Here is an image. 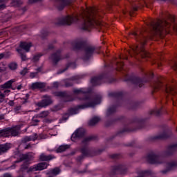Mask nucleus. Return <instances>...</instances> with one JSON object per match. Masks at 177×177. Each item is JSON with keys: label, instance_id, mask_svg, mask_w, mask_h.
I'll return each instance as SVG.
<instances>
[{"label": "nucleus", "instance_id": "nucleus-1", "mask_svg": "<svg viewBox=\"0 0 177 177\" xmlns=\"http://www.w3.org/2000/svg\"><path fill=\"white\" fill-rule=\"evenodd\" d=\"M80 19L84 20L82 30L86 31H91V28L99 25V21L96 20V10L93 7L86 8V10L80 15L68 16L64 18L60 24L71 26L74 21H78Z\"/></svg>", "mask_w": 177, "mask_h": 177}, {"label": "nucleus", "instance_id": "nucleus-2", "mask_svg": "<svg viewBox=\"0 0 177 177\" xmlns=\"http://www.w3.org/2000/svg\"><path fill=\"white\" fill-rule=\"evenodd\" d=\"M171 24L165 19L153 21L149 24V39H154V37H161L162 34H168V28Z\"/></svg>", "mask_w": 177, "mask_h": 177}, {"label": "nucleus", "instance_id": "nucleus-3", "mask_svg": "<svg viewBox=\"0 0 177 177\" xmlns=\"http://www.w3.org/2000/svg\"><path fill=\"white\" fill-rule=\"evenodd\" d=\"M140 42H141V47L139 48V46H133L131 48V50H129V55L130 56H136V55H140L141 57L145 59V57H150V53H149L146 50H145V45H146V42H147V39L142 35H140ZM133 53V55L132 54Z\"/></svg>", "mask_w": 177, "mask_h": 177}, {"label": "nucleus", "instance_id": "nucleus-4", "mask_svg": "<svg viewBox=\"0 0 177 177\" xmlns=\"http://www.w3.org/2000/svg\"><path fill=\"white\" fill-rule=\"evenodd\" d=\"M48 135L46 133H41L38 136L37 133H34L33 135L30 136L25 137L23 140L24 143H27V142H31L32 140L33 142H35V140H39L41 139H48Z\"/></svg>", "mask_w": 177, "mask_h": 177}, {"label": "nucleus", "instance_id": "nucleus-5", "mask_svg": "<svg viewBox=\"0 0 177 177\" xmlns=\"http://www.w3.org/2000/svg\"><path fill=\"white\" fill-rule=\"evenodd\" d=\"M48 163L46 162H40L34 166H31L27 171V172H33L34 171H44L48 168Z\"/></svg>", "mask_w": 177, "mask_h": 177}, {"label": "nucleus", "instance_id": "nucleus-6", "mask_svg": "<svg viewBox=\"0 0 177 177\" xmlns=\"http://www.w3.org/2000/svg\"><path fill=\"white\" fill-rule=\"evenodd\" d=\"M49 104H52V99L48 95H44L41 102L37 103L39 107H46Z\"/></svg>", "mask_w": 177, "mask_h": 177}, {"label": "nucleus", "instance_id": "nucleus-7", "mask_svg": "<svg viewBox=\"0 0 177 177\" xmlns=\"http://www.w3.org/2000/svg\"><path fill=\"white\" fill-rule=\"evenodd\" d=\"M174 82L167 84L166 89H165L167 93H169L170 95H176L177 93L176 86H175V84Z\"/></svg>", "mask_w": 177, "mask_h": 177}, {"label": "nucleus", "instance_id": "nucleus-8", "mask_svg": "<svg viewBox=\"0 0 177 177\" xmlns=\"http://www.w3.org/2000/svg\"><path fill=\"white\" fill-rule=\"evenodd\" d=\"M136 3L138 5V7L133 8V10L134 12H136L138 9H141V8H143L146 6L147 8H149V1L148 0H136Z\"/></svg>", "mask_w": 177, "mask_h": 177}, {"label": "nucleus", "instance_id": "nucleus-9", "mask_svg": "<svg viewBox=\"0 0 177 177\" xmlns=\"http://www.w3.org/2000/svg\"><path fill=\"white\" fill-rule=\"evenodd\" d=\"M10 147H12V145L10 143L0 145V156L1 154L7 153L10 149Z\"/></svg>", "mask_w": 177, "mask_h": 177}, {"label": "nucleus", "instance_id": "nucleus-10", "mask_svg": "<svg viewBox=\"0 0 177 177\" xmlns=\"http://www.w3.org/2000/svg\"><path fill=\"white\" fill-rule=\"evenodd\" d=\"M9 128L10 136H17V135L20 133V126H15L14 127Z\"/></svg>", "mask_w": 177, "mask_h": 177}, {"label": "nucleus", "instance_id": "nucleus-11", "mask_svg": "<svg viewBox=\"0 0 177 177\" xmlns=\"http://www.w3.org/2000/svg\"><path fill=\"white\" fill-rule=\"evenodd\" d=\"M147 160L150 164H156L157 160H158V156H156L153 153H151L148 155Z\"/></svg>", "mask_w": 177, "mask_h": 177}, {"label": "nucleus", "instance_id": "nucleus-12", "mask_svg": "<svg viewBox=\"0 0 177 177\" xmlns=\"http://www.w3.org/2000/svg\"><path fill=\"white\" fill-rule=\"evenodd\" d=\"M19 46L21 49H24V50H26V52H30V48L32 46V44L30 42L29 43L21 42Z\"/></svg>", "mask_w": 177, "mask_h": 177}, {"label": "nucleus", "instance_id": "nucleus-13", "mask_svg": "<svg viewBox=\"0 0 177 177\" xmlns=\"http://www.w3.org/2000/svg\"><path fill=\"white\" fill-rule=\"evenodd\" d=\"M32 160V158L28 154H24L21 156L20 160L17 161V162H20V161H26V164H31L30 161Z\"/></svg>", "mask_w": 177, "mask_h": 177}, {"label": "nucleus", "instance_id": "nucleus-14", "mask_svg": "<svg viewBox=\"0 0 177 177\" xmlns=\"http://www.w3.org/2000/svg\"><path fill=\"white\" fill-rule=\"evenodd\" d=\"M55 95L59 97H67L66 102H73L74 100V99L71 98V96L67 95L66 92H57Z\"/></svg>", "mask_w": 177, "mask_h": 177}, {"label": "nucleus", "instance_id": "nucleus-15", "mask_svg": "<svg viewBox=\"0 0 177 177\" xmlns=\"http://www.w3.org/2000/svg\"><path fill=\"white\" fill-rule=\"evenodd\" d=\"M53 158H55V156L45 153H41L39 156L40 161H50V160H53Z\"/></svg>", "mask_w": 177, "mask_h": 177}, {"label": "nucleus", "instance_id": "nucleus-16", "mask_svg": "<svg viewBox=\"0 0 177 177\" xmlns=\"http://www.w3.org/2000/svg\"><path fill=\"white\" fill-rule=\"evenodd\" d=\"M93 52H95V47L92 46L85 47V53L87 57H89V56H92V55H93Z\"/></svg>", "mask_w": 177, "mask_h": 177}, {"label": "nucleus", "instance_id": "nucleus-17", "mask_svg": "<svg viewBox=\"0 0 177 177\" xmlns=\"http://www.w3.org/2000/svg\"><path fill=\"white\" fill-rule=\"evenodd\" d=\"M152 88L153 89V92H157L162 88V82L161 81H158L153 83Z\"/></svg>", "mask_w": 177, "mask_h": 177}, {"label": "nucleus", "instance_id": "nucleus-18", "mask_svg": "<svg viewBox=\"0 0 177 177\" xmlns=\"http://www.w3.org/2000/svg\"><path fill=\"white\" fill-rule=\"evenodd\" d=\"M33 89H42L45 88V84L41 82H35L32 84Z\"/></svg>", "mask_w": 177, "mask_h": 177}, {"label": "nucleus", "instance_id": "nucleus-19", "mask_svg": "<svg viewBox=\"0 0 177 177\" xmlns=\"http://www.w3.org/2000/svg\"><path fill=\"white\" fill-rule=\"evenodd\" d=\"M13 82H16V80L12 79L11 80L8 81L7 82H6L4 84L1 86V88H3L4 89H8L9 88H11L12 84H13Z\"/></svg>", "mask_w": 177, "mask_h": 177}, {"label": "nucleus", "instance_id": "nucleus-20", "mask_svg": "<svg viewBox=\"0 0 177 177\" xmlns=\"http://www.w3.org/2000/svg\"><path fill=\"white\" fill-rule=\"evenodd\" d=\"M1 136L2 138H9V136H11L9 127L1 130Z\"/></svg>", "mask_w": 177, "mask_h": 177}, {"label": "nucleus", "instance_id": "nucleus-21", "mask_svg": "<svg viewBox=\"0 0 177 177\" xmlns=\"http://www.w3.org/2000/svg\"><path fill=\"white\" fill-rule=\"evenodd\" d=\"M79 138H82V130L81 129L77 130L72 135V139H77Z\"/></svg>", "mask_w": 177, "mask_h": 177}, {"label": "nucleus", "instance_id": "nucleus-22", "mask_svg": "<svg viewBox=\"0 0 177 177\" xmlns=\"http://www.w3.org/2000/svg\"><path fill=\"white\" fill-rule=\"evenodd\" d=\"M51 59L54 62V63H57V62H59V60L62 59V57H60V52L58 51L55 54H53L51 56Z\"/></svg>", "mask_w": 177, "mask_h": 177}, {"label": "nucleus", "instance_id": "nucleus-23", "mask_svg": "<svg viewBox=\"0 0 177 177\" xmlns=\"http://www.w3.org/2000/svg\"><path fill=\"white\" fill-rule=\"evenodd\" d=\"M68 149H70V145H61L57 149L56 151L57 153H63Z\"/></svg>", "mask_w": 177, "mask_h": 177}, {"label": "nucleus", "instance_id": "nucleus-24", "mask_svg": "<svg viewBox=\"0 0 177 177\" xmlns=\"http://www.w3.org/2000/svg\"><path fill=\"white\" fill-rule=\"evenodd\" d=\"M91 82L93 85H100V82H102V79L99 77H93L91 80Z\"/></svg>", "mask_w": 177, "mask_h": 177}, {"label": "nucleus", "instance_id": "nucleus-25", "mask_svg": "<svg viewBox=\"0 0 177 177\" xmlns=\"http://www.w3.org/2000/svg\"><path fill=\"white\" fill-rule=\"evenodd\" d=\"M99 121H100V118L99 117H94L90 121H89V125L91 126H93L95 125V124H97V122H99Z\"/></svg>", "mask_w": 177, "mask_h": 177}, {"label": "nucleus", "instance_id": "nucleus-26", "mask_svg": "<svg viewBox=\"0 0 177 177\" xmlns=\"http://www.w3.org/2000/svg\"><path fill=\"white\" fill-rule=\"evenodd\" d=\"M73 92L77 96H84V95H85V91H84L83 88L75 89Z\"/></svg>", "mask_w": 177, "mask_h": 177}, {"label": "nucleus", "instance_id": "nucleus-27", "mask_svg": "<svg viewBox=\"0 0 177 177\" xmlns=\"http://www.w3.org/2000/svg\"><path fill=\"white\" fill-rule=\"evenodd\" d=\"M81 48H85V42L78 41L75 44V48L76 49H81Z\"/></svg>", "mask_w": 177, "mask_h": 177}, {"label": "nucleus", "instance_id": "nucleus-28", "mask_svg": "<svg viewBox=\"0 0 177 177\" xmlns=\"http://www.w3.org/2000/svg\"><path fill=\"white\" fill-rule=\"evenodd\" d=\"M95 103L94 102H90L88 103V104L86 105H80V106H78V109H85L86 107H94L95 106Z\"/></svg>", "mask_w": 177, "mask_h": 177}, {"label": "nucleus", "instance_id": "nucleus-29", "mask_svg": "<svg viewBox=\"0 0 177 177\" xmlns=\"http://www.w3.org/2000/svg\"><path fill=\"white\" fill-rule=\"evenodd\" d=\"M41 118H39V116H35L32 118V125H38V123L39 122V119Z\"/></svg>", "mask_w": 177, "mask_h": 177}, {"label": "nucleus", "instance_id": "nucleus-30", "mask_svg": "<svg viewBox=\"0 0 177 177\" xmlns=\"http://www.w3.org/2000/svg\"><path fill=\"white\" fill-rule=\"evenodd\" d=\"M49 115V112L48 111H43L39 115V118H45Z\"/></svg>", "mask_w": 177, "mask_h": 177}, {"label": "nucleus", "instance_id": "nucleus-31", "mask_svg": "<svg viewBox=\"0 0 177 177\" xmlns=\"http://www.w3.org/2000/svg\"><path fill=\"white\" fill-rule=\"evenodd\" d=\"M10 70H16L17 68V64L12 62L8 65Z\"/></svg>", "mask_w": 177, "mask_h": 177}, {"label": "nucleus", "instance_id": "nucleus-32", "mask_svg": "<svg viewBox=\"0 0 177 177\" xmlns=\"http://www.w3.org/2000/svg\"><path fill=\"white\" fill-rule=\"evenodd\" d=\"M117 66H118V71H121L124 67V62H120L117 63Z\"/></svg>", "mask_w": 177, "mask_h": 177}, {"label": "nucleus", "instance_id": "nucleus-33", "mask_svg": "<svg viewBox=\"0 0 177 177\" xmlns=\"http://www.w3.org/2000/svg\"><path fill=\"white\" fill-rule=\"evenodd\" d=\"M135 81H136V84H138V86L140 88H142V83L143 82V81H142V80H140L139 78H136Z\"/></svg>", "mask_w": 177, "mask_h": 177}, {"label": "nucleus", "instance_id": "nucleus-34", "mask_svg": "<svg viewBox=\"0 0 177 177\" xmlns=\"http://www.w3.org/2000/svg\"><path fill=\"white\" fill-rule=\"evenodd\" d=\"M168 21H171V23H174L175 22V15H169Z\"/></svg>", "mask_w": 177, "mask_h": 177}, {"label": "nucleus", "instance_id": "nucleus-35", "mask_svg": "<svg viewBox=\"0 0 177 177\" xmlns=\"http://www.w3.org/2000/svg\"><path fill=\"white\" fill-rule=\"evenodd\" d=\"M51 174H53V175H58V174H60V169L55 168L53 169Z\"/></svg>", "mask_w": 177, "mask_h": 177}, {"label": "nucleus", "instance_id": "nucleus-36", "mask_svg": "<svg viewBox=\"0 0 177 177\" xmlns=\"http://www.w3.org/2000/svg\"><path fill=\"white\" fill-rule=\"evenodd\" d=\"M27 73H28V69L27 68H25L20 72V74L21 75H26Z\"/></svg>", "mask_w": 177, "mask_h": 177}, {"label": "nucleus", "instance_id": "nucleus-37", "mask_svg": "<svg viewBox=\"0 0 177 177\" xmlns=\"http://www.w3.org/2000/svg\"><path fill=\"white\" fill-rule=\"evenodd\" d=\"M153 75H154V74L153 73L152 71L147 72V73H145V77H147V78H150V77H153Z\"/></svg>", "mask_w": 177, "mask_h": 177}, {"label": "nucleus", "instance_id": "nucleus-38", "mask_svg": "<svg viewBox=\"0 0 177 177\" xmlns=\"http://www.w3.org/2000/svg\"><path fill=\"white\" fill-rule=\"evenodd\" d=\"M5 100V94L0 91V103H2Z\"/></svg>", "mask_w": 177, "mask_h": 177}, {"label": "nucleus", "instance_id": "nucleus-39", "mask_svg": "<svg viewBox=\"0 0 177 177\" xmlns=\"http://www.w3.org/2000/svg\"><path fill=\"white\" fill-rule=\"evenodd\" d=\"M81 152H82V154H83V156H88V149H86V148L82 149L81 150Z\"/></svg>", "mask_w": 177, "mask_h": 177}, {"label": "nucleus", "instance_id": "nucleus-40", "mask_svg": "<svg viewBox=\"0 0 177 177\" xmlns=\"http://www.w3.org/2000/svg\"><path fill=\"white\" fill-rule=\"evenodd\" d=\"M42 56L41 54H38L37 55H35L33 57V62H37V60H39V58Z\"/></svg>", "mask_w": 177, "mask_h": 177}, {"label": "nucleus", "instance_id": "nucleus-41", "mask_svg": "<svg viewBox=\"0 0 177 177\" xmlns=\"http://www.w3.org/2000/svg\"><path fill=\"white\" fill-rule=\"evenodd\" d=\"M119 59H120V60L121 59L128 60V56H127V55L124 56V55H121L119 56Z\"/></svg>", "mask_w": 177, "mask_h": 177}, {"label": "nucleus", "instance_id": "nucleus-42", "mask_svg": "<svg viewBox=\"0 0 177 177\" xmlns=\"http://www.w3.org/2000/svg\"><path fill=\"white\" fill-rule=\"evenodd\" d=\"M38 74V73H31L30 75V78H35V77H37V75Z\"/></svg>", "mask_w": 177, "mask_h": 177}, {"label": "nucleus", "instance_id": "nucleus-43", "mask_svg": "<svg viewBox=\"0 0 177 177\" xmlns=\"http://www.w3.org/2000/svg\"><path fill=\"white\" fill-rule=\"evenodd\" d=\"M89 140H92V137L85 138V140L83 141V143H86L87 142H89Z\"/></svg>", "mask_w": 177, "mask_h": 177}, {"label": "nucleus", "instance_id": "nucleus-44", "mask_svg": "<svg viewBox=\"0 0 177 177\" xmlns=\"http://www.w3.org/2000/svg\"><path fill=\"white\" fill-rule=\"evenodd\" d=\"M53 87H54V88H57V86H59V82H55L53 84Z\"/></svg>", "mask_w": 177, "mask_h": 177}, {"label": "nucleus", "instance_id": "nucleus-45", "mask_svg": "<svg viewBox=\"0 0 177 177\" xmlns=\"http://www.w3.org/2000/svg\"><path fill=\"white\" fill-rule=\"evenodd\" d=\"M21 57L22 60H26V55L21 54Z\"/></svg>", "mask_w": 177, "mask_h": 177}, {"label": "nucleus", "instance_id": "nucleus-46", "mask_svg": "<svg viewBox=\"0 0 177 177\" xmlns=\"http://www.w3.org/2000/svg\"><path fill=\"white\" fill-rule=\"evenodd\" d=\"M3 177H12V175L9 174H5L3 175Z\"/></svg>", "mask_w": 177, "mask_h": 177}, {"label": "nucleus", "instance_id": "nucleus-47", "mask_svg": "<svg viewBox=\"0 0 177 177\" xmlns=\"http://www.w3.org/2000/svg\"><path fill=\"white\" fill-rule=\"evenodd\" d=\"M131 35H134V37H138V33H136V32H133L131 33Z\"/></svg>", "mask_w": 177, "mask_h": 177}, {"label": "nucleus", "instance_id": "nucleus-48", "mask_svg": "<svg viewBox=\"0 0 177 177\" xmlns=\"http://www.w3.org/2000/svg\"><path fill=\"white\" fill-rule=\"evenodd\" d=\"M31 147V145L28 144L25 147V149H30Z\"/></svg>", "mask_w": 177, "mask_h": 177}, {"label": "nucleus", "instance_id": "nucleus-49", "mask_svg": "<svg viewBox=\"0 0 177 177\" xmlns=\"http://www.w3.org/2000/svg\"><path fill=\"white\" fill-rule=\"evenodd\" d=\"M3 56H5L3 54H0V60L3 59Z\"/></svg>", "mask_w": 177, "mask_h": 177}, {"label": "nucleus", "instance_id": "nucleus-50", "mask_svg": "<svg viewBox=\"0 0 177 177\" xmlns=\"http://www.w3.org/2000/svg\"><path fill=\"white\" fill-rule=\"evenodd\" d=\"M17 89H18L19 91H20V89H21V85L18 86H17Z\"/></svg>", "mask_w": 177, "mask_h": 177}, {"label": "nucleus", "instance_id": "nucleus-51", "mask_svg": "<svg viewBox=\"0 0 177 177\" xmlns=\"http://www.w3.org/2000/svg\"><path fill=\"white\" fill-rule=\"evenodd\" d=\"M9 92H10V91L6 90V91H4V93H5V95H6V93H9Z\"/></svg>", "mask_w": 177, "mask_h": 177}, {"label": "nucleus", "instance_id": "nucleus-52", "mask_svg": "<svg viewBox=\"0 0 177 177\" xmlns=\"http://www.w3.org/2000/svg\"><path fill=\"white\" fill-rule=\"evenodd\" d=\"M0 138H2V130H0Z\"/></svg>", "mask_w": 177, "mask_h": 177}, {"label": "nucleus", "instance_id": "nucleus-53", "mask_svg": "<svg viewBox=\"0 0 177 177\" xmlns=\"http://www.w3.org/2000/svg\"><path fill=\"white\" fill-rule=\"evenodd\" d=\"M39 72H41V68H37V73H39Z\"/></svg>", "mask_w": 177, "mask_h": 177}, {"label": "nucleus", "instance_id": "nucleus-54", "mask_svg": "<svg viewBox=\"0 0 177 177\" xmlns=\"http://www.w3.org/2000/svg\"><path fill=\"white\" fill-rule=\"evenodd\" d=\"M39 1V0H33L32 2H37V1ZM30 2H32V1L30 0Z\"/></svg>", "mask_w": 177, "mask_h": 177}, {"label": "nucleus", "instance_id": "nucleus-55", "mask_svg": "<svg viewBox=\"0 0 177 177\" xmlns=\"http://www.w3.org/2000/svg\"><path fill=\"white\" fill-rule=\"evenodd\" d=\"M151 114H156V112L155 111H151Z\"/></svg>", "mask_w": 177, "mask_h": 177}, {"label": "nucleus", "instance_id": "nucleus-56", "mask_svg": "<svg viewBox=\"0 0 177 177\" xmlns=\"http://www.w3.org/2000/svg\"><path fill=\"white\" fill-rule=\"evenodd\" d=\"M64 5H68V3H66V1H64Z\"/></svg>", "mask_w": 177, "mask_h": 177}, {"label": "nucleus", "instance_id": "nucleus-57", "mask_svg": "<svg viewBox=\"0 0 177 177\" xmlns=\"http://www.w3.org/2000/svg\"><path fill=\"white\" fill-rule=\"evenodd\" d=\"M17 52L20 53V49H17Z\"/></svg>", "mask_w": 177, "mask_h": 177}, {"label": "nucleus", "instance_id": "nucleus-58", "mask_svg": "<svg viewBox=\"0 0 177 177\" xmlns=\"http://www.w3.org/2000/svg\"><path fill=\"white\" fill-rule=\"evenodd\" d=\"M173 106H175V102H173Z\"/></svg>", "mask_w": 177, "mask_h": 177}, {"label": "nucleus", "instance_id": "nucleus-59", "mask_svg": "<svg viewBox=\"0 0 177 177\" xmlns=\"http://www.w3.org/2000/svg\"><path fill=\"white\" fill-rule=\"evenodd\" d=\"M131 16H132V14L130 12Z\"/></svg>", "mask_w": 177, "mask_h": 177}, {"label": "nucleus", "instance_id": "nucleus-60", "mask_svg": "<svg viewBox=\"0 0 177 177\" xmlns=\"http://www.w3.org/2000/svg\"><path fill=\"white\" fill-rule=\"evenodd\" d=\"M23 168H24V167H21V169H23Z\"/></svg>", "mask_w": 177, "mask_h": 177}, {"label": "nucleus", "instance_id": "nucleus-61", "mask_svg": "<svg viewBox=\"0 0 177 177\" xmlns=\"http://www.w3.org/2000/svg\"><path fill=\"white\" fill-rule=\"evenodd\" d=\"M176 86H177V83H176Z\"/></svg>", "mask_w": 177, "mask_h": 177}]
</instances>
